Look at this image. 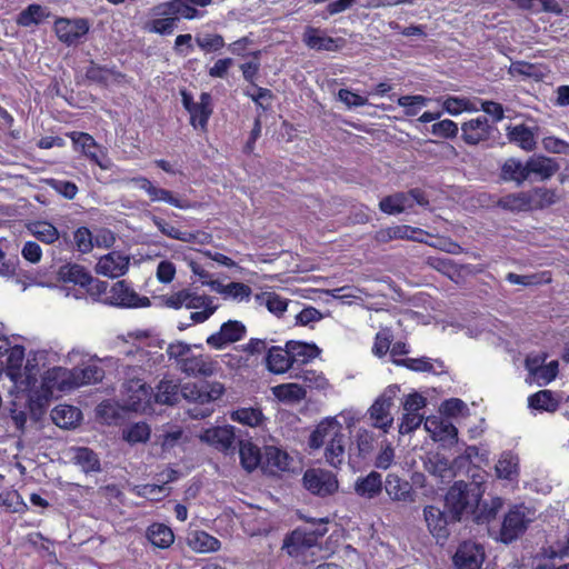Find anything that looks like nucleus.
Listing matches in <instances>:
<instances>
[{
  "label": "nucleus",
  "mask_w": 569,
  "mask_h": 569,
  "mask_svg": "<svg viewBox=\"0 0 569 569\" xmlns=\"http://www.w3.org/2000/svg\"><path fill=\"white\" fill-rule=\"evenodd\" d=\"M58 279L62 282L60 292L73 299H99L108 289V283L94 279L84 267L78 263L62 264L58 270Z\"/></svg>",
  "instance_id": "nucleus-1"
},
{
  "label": "nucleus",
  "mask_w": 569,
  "mask_h": 569,
  "mask_svg": "<svg viewBox=\"0 0 569 569\" xmlns=\"http://www.w3.org/2000/svg\"><path fill=\"white\" fill-rule=\"evenodd\" d=\"M345 442L346 437L342 426L335 418L322 420L309 439V446L312 449L326 447V461L335 468H338L345 461Z\"/></svg>",
  "instance_id": "nucleus-2"
},
{
  "label": "nucleus",
  "mask_w": 569,
  "mask_h": 569,
  "mask_svg": "<svg viewBox=\"0 0 569 569\" xmlns=\"http://www.w3.org/2000/svg\"><path fill=\"white\" fill-rule=\"evenodd\" d=\"M169 359L176 361L178 369L188 377H211L220 370L219 362L210 355H196L191 346L178 341L170 343L167 348Z\"/></svg>",
  "instance_id": "nucleus-3"
},
{
  "label": "nucleus",
  "mask_w": 569,
  "mask_h": 569,
  "mask_svg": "<svg viewBox=\"0 0 569 569\" xmlns=\"http://www.w3.org/2000/svg\"><path fill=\"white\" fill-rule=\"evenodd\" d=\"M71 369L53 367L42 376L39 387L29 390V405L31 411H42L49 401L56 397V392L74 389Z\"/></svg>",
  "instance_id": "nucleus-4"
},
{
  "label": "nucleus",
  "mask_w": 569,
  "mask_h": 569,
  "mask_svg": "<svg viewBox=\"0 0 569 569\" xmlns=\"http://www.w3.org/2000/svg\"><path fill=\"white\" fill-rule=\"evenodd\" d=\"M158 348L136 347L124 352L127 363L124 375L140 379L144 375H153L167 367L166 355Z\"/></svg>",
  "instance_id": "nucleus-5"
},
{
  "label": "nucleus",
  "mask_w": 569,
  "mask_h": 569,
  "mask_svg": "<svg viewBox=\"0 0 569 569\" xmlns=\"http://www.w3.org/2000/svg\"><path fill=\"white\" fill-rule=\"evenodd\" d=\"M481 500L479 488L473 483L456 481L446 495V507L455 520L469 518V513Z\"/></svg>",
  "instance_id": "nucleus-6"
},
{
  "label": "nucleus",
  "mask_w": 569,
  "mask_h": 569,
  "mask_svg": "<svg viewBox=\"0 0 569 569\" xmlns=\"http://www.w3.org/2000/svg\"><path fill=\"white\" fill-rule=\"evenodd\" d=\"M328 531L325 520L308 522L305 526L295 529L283 542V548L291 557L303 556L305 552L317 547Z\"/></svg>",
  "instance_id": "nucleus-7"
},
{
  "label": "nucleus",
  "mask_w": 569,
  "mask_h": 569,
  "mask_svg": "<svg viewBox=\"0 0 569 569\" xmlns=\"http://www.w3.org/2000/svg\"><path fill=\"white\" fill-rule=\"evenodd\" d=\"M530 522L529 509L523 505L515 506L505 516L497 539L511 543L526 532Z\"/></svg>",
  "instance_id": "nucleus-8"
},
{
  "label": "nucleus",
  "mask_w": 569,
  "mask_h": 569,
  "mask_svg": "<svg viewBox=\"0 0 569 569\" xmlns=\"http://www.w3.org/2000/svg\"><path fill=\"white\" fill-rule=\"evenodd\" d=\"M398 392L399 387L397 385L388 386L370 407L369 415L370 419L373 421V427L382 429L386 432L392 425L393 418L390 413V409Z\"/></svg>",
  "instance_id": "nucleus-9"
},
{
  "label": "nucleus",
  "mask_w": 569,
  "mask_h": 569,
  "mask_svg": "<svg viewBox=\"0 0 569 569\" xmlns=\"http://www.w3.org/2000/svg\"><path fill=\"white\" fill-rule=\"evenodd\" d=\"M124 406L127 409L146 413L151 410V403L153 401L152 388L141 379L130 378V381L126 385Z\"/></svg>",
  "instance_id": "nucleus-10"
},
{
  "label": "nucleus",
  "mask_w": 569,
  "mask_h": 569,
  "mask_svg": "<svg viewBox=\"0 0 569 569\" xmlns=\"http://www.w3.org/2000/svg\"><path fill=\"white\" fill-rule=\"evenodd\" d=\"M106 301L122 308H143L150 306L148 297H140L123 280L116 282L109 291L106 290Z\"/></svg>",
  "instance_id": "nucleus-11"
},
{
  "label": "nucleus",
  "mask_w": 569,
  "mask_h": 569,
  "mask_svg": "<svg viewBox=\"0 0 569 569\" xmlns=\"http://www.w3.org/2000/svg\"><path fill=\"white\" fill-rule=\"evenodd\" d=\"M247 335V327L239 320H228L220 326L219 331L206 339V343L214 349L222 350L227 346L242 340Z\"/></svg>",
  "instance_id": "nucleus-12"
},
{
  "label": "nucleus",
  "mask_w": 569,
  "mask_h": 569,
  "mask_svg": "<svg viewBox=\"0 0 569 569\" xmlns=\"http://www.w3.org/2000/svg\"><path fill=\"white\" fill-rule=\"evenodd\" d=\"M495 131H497L495 124L489 123L486 116H479L462 123L461 138L467 144L476 146L488 141Z\"/></svg>",
  "instance_id": "nucleus-13"
},
{
  "label": "nucleus",
  "mask_w": 569,
  "mask_h": 569,
  "mask_svg": "<svg viewBox=\"0 0 569 569\" xmlns=\"http://www.w3.org/2000/svg\"><path fill=\"white\" fill-rule=\"evenodd\" d=\"M305 487L318 496H328L338 489L336 476L323 469L307 470L303 476Z\"/></svg>",
  "instance_id": "nucleus-14"
},
{
  "label": "nucleus",
  "mask_w": 569,
  "mask_h": 569,
  "mask_svg": "<svg viewBox=\"0 0 569 569\" xmlns=\"http://www.w3.org/2000/svg\"><path fill=\"white\" fill-rule=\"evenodd\" d=\"M54 31L58 39L67 46L77 44L89 31L86 19L59 18L54 22Z\"/></svg>",
  "instance_id": "nucleus-15"
},
{
  "label": "nucleus",
  "mask_w": 569,
  "mask_h": 569,
  "mask_svg": "<svg viewBox=\"0 0 569 569\" xmlns=\"http://www.w3.org/2000/svg\"><path fill=\"white\" fill-rule=\"evenodd\" d=\"M302 41L305 44L316 51H339L346 44L343 38H332L327 36L326 31L308 26L302 34Z\"/></svg>",
  "instance_id": "nucleus-16"
},
{
  "label": "nucleus",
  "mask_w": 569,
  "mask_h": 569,
  "mask_svg": "<svg viewBox=\"0 0 569 569\" xmlns=\"http://www.w3.org/2000/svg\"><path fill=\"white\" fill-rule=\"evenodd\" d=\"M67 136L73 142L76 150H80L87 158L98 164L101 169L109 170L111 168V160L104 153H102L101 157L98 154L96 151L98 144L89 133L72 131L67 133Z\"/></svg>",
  "instance_id": "nucleus-17"
},
{
  "label": "nucleus",
  "mask_w": 569,
  "mask_h": 569,
  "mask_svg": "<svg viewBox=\"0 0 569 569\" xmlns=\"http://www.w3.org/2000/svg\"><path fill=\"white\" fill-rule=\"evenodd\" d=\"M483 560V548L472 541L462 542L453 556V563L457 569H479Z\"/></svg>",
  "instance_id": "nucleus-18"
},
{
  "label": "nucleus",
  "mask_w": 569,
  "mask_h": 569,
  "mask_svg": "<svg viewBox=\"0 0 569 569\" xmlns=\"http://www.w3.org/2000/svg\"><path fill=\"white\" fill-rule=\"evenodd\" d=\"M162 2L150 10L151 18L146 22L144 30L160 36L172 34L178 27L179 18L173 13H164Z\"/></svg>",
  "instance_id": "nucleus-19"
},
{
  "label": "nucleus",
  "mask_w": 569,
  "mask_h": 569,
  "mask_svg": "<svg viewBox=\"0 0 569 569\" xmlns=\"http://www.w3.org/2000/svg\"><path fill=\"white\" fill-rule=\"evenodd\" d=\"M129 262V256L119 251H111L99 259L96 271L109 278H118L127 272Z\"/></svg>",
  "instance_id": "nucleus-20"
},
{
  "label": "nucleus",
  "mask_w": 569,
  "mask_h": 569,
  "mask_svg": "<svg viewBox=\"0 0 569 569\" xmlns=\"http://www.w3.org/2000/svg\"><path fill=\"white\" fill-rule=\"evenodd\" d=\"M385 490L388 497L396 502L415 503L417 495L409 481L402 480L395 473L386 477Z\"/></svg>",
  "instance_id": "nucleus-21"
},
{
  "label": "nucleus",
  "mask_w": 569,
  "mask_h": 569,
  "mask_svg": "<svg viewBox=\"0 0 569 569\" xmlns=\"http://www.w3.org/2000/svg\"><path fill=\"white\" fill-rule=\"evenodd\" d=\"M425 520L427 526L437 539H446L449 535L448 525L456 521L451 518V513H447L435 506H427L423 509Z\"/></svg>",
  "instance_id": "nucleus-22"
},
{
  "label": "nucleus",
  "mask_w": 569,
  "mask_h": 569,
  "mask_svg": "<svg viewBox=\"0 0 569 569\" xmlns=\"http://www.w3.org/2000/svg\"><path fill=\"white\" fill-rule=\"evenodd\" d=\"M538 127H528L525 123L507 127V138L509 142L516 144L525 151H532L537 146Z\"/></svg>",
  "instance_id": "nucleus-23"
},
{
  "label": "nucleus",
  "mask_w": 569,
  "mask_h": 569,
  "mask_svg": "<svg viewBox=\"0 0 569 569\" xmlns=\"http://www.w3.org/2000/svg\"><path fill=\"white\" fill-rule=\"evenodd\" d=\"M188 309H198L199 311L191 312L190 319L194 323H202L207 321L218 309L213 303V298L207 295H198L189 289V297L187 301Z\"/></svg>",
  "instance_id": "nucleus-24"
},
{
  "label": "nucleus",
  "mask_w": 569,
  "mask_h": 569,
  "mask_svg": "<svg viewBox=\"0 0 569 569\" xmlns=\"http://www.w3.org/2000/svg\"><path fill=\"white\" fill-rule=\"evenodd\" d=\"M528 179L533 177L535 180H549L558 170V162L546 156H533L526 161Z\"/></svg>",
  "instance_id": "nucleus-25"
},
{
  "label": "nucleus",
  "mask_w": 569,
  "mask_h": 569,
  "mask_svg": "<svg viewBox=\"0 0 569 569\" xmlns=\"http://www.w3.org/2000/svg\"><path fill=\"white\" fill-rule=\"evenodd\" d=\"M288 352L291 358L292 372H297V367L303 366L317 357H319L321 350L316 343H308L302 341L290 340L287 342Z\"/></svg>",
  "instance_id": "nucleus-26"
},
{
  "label": "nucleus",
  "mask_w": 569,
  "mask_h": 569,
  "mask_svg": "<svg viewBox=\"0 0 569 569\" xmlns=\"http://www.w3.org/2000/svg\"><path fill=\"white\" fill-rule=\"evenodd\" d=\"M180 392L179 380L164 376L156 386V391H152V397L156 403L173 406L179 401Z\"/></svg>",
  "instance_id": "nucleus-27"
},
{
  "label": "nucleus",
  "mask_w": 569,
  "mask_h": 569,
  "mask_svg": "<svg viewBox=\"0 0 569 569\" xmlns=\"http://www.w3.org/2000/svg\"><path fill=\"white\" fill-rule=\"evenodd\" d=\"M289 465L290 458L286 451L274 446L264 447L261 467L264 473L277 475L280 471L288 470Z\"/></svg>",
  "instance_id": "nucleus-28"
},
{
  "label": "nucleus",
  "mask_w": 569,
  "mask_h": 569,
  "mask_svg": "<svg viewBox=\"0 0 569 569\" xmlns=\"http://www.w3.org/2000/svg\"><path fill=\"white\" fill-rule=\"evenodd\" d=\"M201 439L221 451L234 447V428L231 426L209 428L203 431Z\"/></svg>",
  "instance_id": "nucleus-29"
},
{
  "label": "nucleus",
  "mask_w": 569,
  "mask_h": 569,
  "mask_svg": "<svg viewBox=\"0 0 569 569\" xmlns=\"http://www.w3.org/2000/svg\"><path fill=\"white\" fill-rule=\"evenodd\" d=\"M393 363L416 372H430L435 375L445 372V365L440 359L428 357L395 359Z\"/></svg>",
  "instance_id": "nucleus-30"
},
{
  "label": "nucleus",
  "mask_w": 569,
  "mask_h": 569,
  "mask_svg": "<svg viewBox=\"0 0 569 569\" xmlns=\"http://www.w3.org/2000/svg\"><path fill=\"white\" fill-rule=\"evenodd\" d=\"M425 428L436 441L452 442L458 433L457 428L449 420L439 417L427 418Z\"/></svg>",
  "instance_id": "nucleus-31"
},
{
  "label": "nucleus",
  "mask_w": 569,
  "mask_h": 569,
  "mask_svg": "<svg viewBox=\"0 0 569 569\" xmlns=\"http://www.w3.org/2000/svg\"><path fill=\"white\" fill-rule=\"evenodd\" d=\"M383 488L382 477L377 471L369 472L366 477H359L355 482V492L365 499L378 497Z\"/></svg>",
  "instance_id": "nucleus-32"
},
{
  "label": "nucleus",
  "mask_w": 569,
  "mask_h": 569,
  "mask_svg": "<svg viewBox=\"0 0 569 569\" xmlns=\"http://www.w3.org/2000/svg\"><path fill=\"white\" fill-rule=\"evenodd\" d=\"M267 368L276 375L284 373L292 370L291 358L288 352V347H272L268 350L266 358Z\"/></svg>",
  "instance_id": "nucleus-33"
},
{
  "label": "nucleus",
  "mask_w": 569,
  "mask_h": 569,
  "mask_svg": "<svg viewBox=\"0 0 569 569\" xmlns=\"http://www.w3.org/2000/svg\"><path fill=\"white\" fill-rule=\"evenodd\" d=\"M81 411L73 406L59 405L51 411L52 421L60 428H74L81 420Z\"/></svg>",
  "instance_id": "nucleus-34"
},
{
  "label": "nucleus",
  "mask_w": 569,
  "mask_h": 569,
  "mask_svg": "<svg viewBox=\"0 0 569 569\" xmlns=\"http://www.w3.org/2000/svg\"><path fill=\"white\" fill-rule=\"evenodd\" d=\"M148 541L160 549H168L174 541V535L164 523L153 522L146 530Z\"/></svg>",
  "instance_id": "nucleus-35"
},
{
  "label": "nucleus",
  "mask_w": 569,
  "mask_h": 569,
  "mask_svg": "<svg viewBox=\"0 0 569 569\" xmlns=\"http://www.w3.org/2000/svg\"><path fill=\"white\" fill-rule=\"evenodd\" d=\"M71 372L73 373V388L100 382L104 377V370L94 363L84 367H76L71 369Z\"/></svg>",
  "instance_id": "nucleus-36"
},
{
  "label": "nucleus",
  "mask_w": 569,
  "mask_h": 569,
  "mask_svg": "<svg viewBox=\"0 0 569 569\" xmlns=\"http://www.w3.org/2000/svg\"><path fill=\"white\" fill-rule=\"evenodd\" d=\"M502 506L503 501L499 497L492 498L490 501L481 502L479 500L477 507L469 513V517L477 523H488L496 518Z\"/></svg>",
  "instance_id": "nucleus-37"
},
{
  "label": "nucleus",
  "mask_w": 569,
  "mask_h": 569,
  "mask_svg": "<svg viewBox=\"0 0 569 569\" xmlns=\"http://www.w3.org/2000/svg\"><path fill=\"white\" fill-rule=\"evenodd\" d=\"M190 113V122L197 128L200 127L204 129L208 124V120L212 113L211 108V96L208 92H202L200 94V101L197 102L193 108L188 110Z\"/></svg>",
  "instance_id": "nucleus-38"
},
{
  "label": "nucleus",
  "mask_w": 569,
  "mask_h": 569,
  "mask_svg": "<svg viewBox=\"0 0 569 569\" xmlns=\"http://www.w3.org/2000/svg\"><path fill=\"white\" fill-rule=\"evenodd\" d=\"M71 452V460L86 473L100 470V460L93 450L87 447H77L72 448Z\"/></svg>",
  "instance_id": "nucleus-39"
},
{
  "label": "nucleus",
  "mask_w": 569,
  "mask_h": 569,
  "mask_svg": "<svg viewBox=\"0 0 569 569\" xmlns=\"http://www.w3.org/2000/svg\"><path fill=\"white\" fill-rule=\"evenodd\" d=\"M27 230L37 240L46 244L54 243L60 237L58 229L51 222L44 220L28 223Z\"/></svg>",
  "instance_id": "nucleus-40"
},
{
  "label": "nucleus",
  "mask_w": 569,
  "mask_h": 569,
  "mask_svg": "<svg viewBox=\"0 0 569 569\" xmlns=\"http://www.w3.org/2000/svg\"><path fill=\"white\" fill-rule=\"evenodd\" d=\"M189 0H170L162 2L161 9L166 13H173L179 20H193L199 19L203 14L198 9L189 4Z\"/></svg>",
  "instance_id": "nucleus-41"
},
{
  "label": "nucleus",
  "mask_w": 569,
  "mask_h": 569,
  "mask_svg": "<svg viewBox=\"0 0 569 569\" xmlns=\"http://www.w3.org/2000/svg\"><path fill=\"white\" fill-rule=\"evenodd\" d=\"M501 178L505 181H513L518 186L528 180L526 162L516 158H509L501 167Z\"/></svg>",
  "instance_id": "nucleus-42"
},
{
  "label": "nucleus",
  "mask_w": 569,
  "mask_h": 569,
  "mask_svg": "<svg viewBox=\"0 0 569 569\" xmlns=\"http://www.w3.org/2000/svg\"><path fill=\"white\" fill-rule=\"evenodd\" d=\"M188 546L196 552L206 553L220 549V541L206 531H194L188 537Z\"/></svg>",
  "instance_id": "nucleus-43"
},
{
  "label": "nucleus",
  "mask_w": 569,
  "mask_h": 569,
  "mask_svg": "<svg viewBox=\"0 0 569 569\" xmlns=\"http://www.w3.org/2000/svg\"><path fill=\"white\" fill-rule=\"evenodd\" d=\"M273 396L287 403H296L303 400L307 396L306 389L299 383H281L272 388Z\"/></svg>",
  "instance_id": "nucleus-44"
},
{
  "label": "nucleus",
  "mask_w": 569,
  "mask_h": 569,
  "mask_svg": "<svg viewBox=\"0 0 569 569\" xmlns=\"http://www.w3.org/2000/svg\"><path fill=\"white\" fill-rule=\"evenodd\" d=\"M240 462L247 471H252L262 467L263 453L250 441H241L239 447Z\"/></svg>",
  "instance_id": "nucleus-45"
},
{
  "label": "nucleus",
  "mask_w": 569,
  "mask_h": 569,
  "mask_svg": "<svg viewBox=\"0 0 569 569\" xmlns=\"http://www.w3.org/2000/svg\"><path fill=\"white\" fill-rule=\"evenodd\" d=\"M148 196H149L150 200L153 202L163 201V202H166L174 208H178V209L187 210V209H193V208L198 207L197 202H191L187 199H179V198L174 197L171 191L163 189V188L156 187V186L152 187V189Z\"/></svg>",
  "instance_id": "nucleus-46"
},
{
  "label": "nucleus",
  "mask_w": 569,
  "mask_h": 569,
  "mask_svg": "<svg viewBox=\"0 0 569 569\" xmlns=\"http://www.w3.org/2000/svg\"><path fill=\"white\" fill-rule=\"evenodd\" d=\"M254 301L260 307H266L269 312L273 313L277 317L282 316L288 308V302L286 299L281 298L276 292H261L254 296Z\"/></svg>",
  "instance_id": "nucleus-47"
},
{
  "label": "nucleus",
  "mask_w": 569,
  "mask_h": 569,
  "mask_svg": "<svg viewBox=\"0 0 569 569\" xmlns=\"http://www.w3.org/2000/svg\"><path fill=\"white\" fill-rule=\"evenodd\" d=\"M528 406L538 411L553 412L559 406V401L551 390H540L528 398Z\"/></svg>",
  "instance_id": "nucleus-48"
},
{
  "label": "nucleus",
  "mask_w": 569,
  "mask_h": 569,
  "mask_svg": "<svg viewBox=\"0 0 569 569\" xmlns=\"http://www.w3.org/2000/svg\"><path fill=\"white\" fill-rule=\"evenodd\" d=\"M499 206L510 211H528L531 209L530 191H521L503 196Z\"/></svg>",
  "instance_id": "nucleus-49"
},
{
  "label": "nucleus",
  "mask_w": 569,
  "mask_h": 569,
  "mask_svg": "<svg viewBox=\"0 0 569 569\" xmlns=\"http://www.w3.org/2000/svg\"><path fill=\"white\" fill-rule=\"evenodd\" d=\"M290 377L302 380L311 389L326 390L330 386L321 371L312 369H299L297 372H291Z\"/></svg>",
  "instance_id": "nucleus-50"
},
{
  "label": "nucleus",
  "mask_w": 569,
  "mask_h": 569,
  "mask_svg": "<svg viewBox=\"0 0 569 569\" xmlns=\"http://www.w3.org/2000/svg\"><path fill=\"white\" fill-rule=\"evenodd\" d=\"M408 199L409 196H405V192H397L381 199L379 202V208L387 214H399L405 210L410 209Z\"/></svg>",
  "instance_id": "nucleus-51"
},
{
  "label": "nucleus",
  "mask_w": 569,
  "mask_h": 569,
  "mask_svg": "<svg viewBox=\"0 0 569 569\" xmlns=\"http://www.w3.org/2000/svg\"><path fill=\"white\" fill-rule=\"evenodd\" d=\"M48 17L46 9L37 3L29 4L17 17V23L21 27H31L42 22Z\"/></svg>",
  "instance_id": "nucleus-52"
},
{
  "label": "nucleus",
  "mask_w": 569,
  "mask_h": 569,
  "mask_svg": "<svg viewBox=\"0 0 569 569\" xmlns=\"http://www.w3.org/2000/svg\"><path fill=\"white\" fill-rule=\"evenodd\" d=\"M152 221L154 226L161 231V233L171 239L180 240L183 242H192L196 240V234L193 232L181 231L180 229L176 228L159 217H153Z\"/></svg>",
  "instance_id": "nucleus-53"
},
{
  "label": "nucleus",
  "mask_w": 569,
  "mask_h": 569,
  "mask_svg": "<svg viewBox=\"0 0 569 569\" xmlns=\"http://www.w3.org/2000/svg\"><path fill=\"white\" fill-rule=\"evenodd\" d=\"M518 457L512 452H503L496 465L498 477L512 479V477L518 473Z\"/></svg>",
  "instance_id": "nucleus-54"
},
{
  "label": "nucleus",
  "mask_w": 569,
  "mask_h": 569,
  "mask_svg": "<svg viewBox=\"0 0 569 569\" xmlns=\"http://www.w3.org/2000/svg\"><path fill=\"white\" fill-rule=\"evenodd\" d=\"M529 191L532 210L543 209L557 202V194L551 189L538 187Z\"/></svg>",
  "instance_id": "nucleus-55"
},
{
  "label": "nucleus",
  "mask_w": 569,
  "mask_h": 569,
  "mask_svg": "<svg viewBox=\"0 0 569 569\" xmlns=\"http://www.w3.org/2000/svg\"><path fill=\"white\" fill-rule=\"evenodd\" d=\"M429 102V98L420 94L401 96L397 100V103L405 109V114L407 117L417 116Z\"/></svg>",
  "instance_id": "nucleus-56"
},
{
  "label": "nucleus",
  "mask_w": 569,
  "mask_h": 569,
  "mask_svg": "<svg viewBox=\"0 0 569 569\" xmlns=\"http://www.w3.org/2000/svg\"><path fill=\"white\" fill-rule=\"evenodd\" d=\"M127 337L137 340L139 342L137 347L162 349L164 343L163 340L159 339L157 335H153L151 330L137 329L129 331Z\"/></svg>",
  "instance_id": "nucleus-57"
},
{
  "label": "nucleus",
  "mask_w": 569,
  "mask_h": 569,
  "mask_svg": "<svg viewBox=\"0 0 569 569\" xmlns=\"http://www.w3.org/2000/svg\"><path fill=\"white\" fill-rule=\"evenodd\" d=\"M150 437V428L144 422H137L123 430V439L129 443L146 442Z\"/></svg>",
  "instance_id": "nucleus-58"
},
{
  "label": "nucleus",
  "mask_w": 569,
  "mask_h": 569,
  "mask_svg": "<svg viewBox=\"0 0 569 569\" xmlns=\"http://www.w3.org/2000/svg\"><path fill=\"white\" fill-rule=\"evenodd\" d=\"M262 413L253 408H240L231 413V419L239 423L256 427L260 423Z\"/></svg>",
  "instance_id": "nucleus-59"
},
{
  "label": "nucleus",
  "mask_w": 569,
  "mask_h": 569,
  "mask_svg": "<svg viewBox=\"0 0 569 569\" xmlns=\"http://www.w3.org/2000/svg\"><path fill=\"white\" fill-rule=\"evenodd\" d=\"M392 338V333L388 328L378 331L375 337L372 353L378 358L385 357L391 348Z\"/></svg>",
  "instance_id": "nucleus-60"
},
{
  "label": "nucleus",
  "mask_w": 569,
  "mask_h": 569,
  "mask_svg": "<svg viewBox=\"0 0 569 569\" xmlns=\"http://www.w3.org/2000/svg\"><path fill=\"white\" fill-rule=\"evenodd\" d=\"M196 43L204 52L218 51L224 47L223 37L218 33L197 36Z\"/></svg>",
  "instance_id": "nucleus-61"
},
{
  "label": "nucleus",
  "mask_w": 569,
  "mask_h": 569,
  "mask_svg": "<svg viewBox=\"0 0 569 569\" xmlns=\"http://www.w3.org/2000/svg\"><path fill=\"white\" fill-rule=\"evenodd\" d=\"M73 241L81 253H88L93 248V234L87 227H80L73 232Z\"/></svg>",
  "instance_id": "nucleus-62"
},
{
  "label": "nucleus",
  "mask_w": 569,
  "mask_h": 569,
  "mask_svg": "<svg viewBox=\"0 0 569 569\" xmlns=\"http://www.w3.org/2000/svg\"><path fill=\"white\" fill-rule=\"evenodd\" d=\"M356 441L359 449V453L362 457H366L375 448L376 436L373 431L360 428L357 431Z\"/></svg>",
  "instance_id": "nucleus-63"
},
{
  "label": "nucleus",
  "mask_w": 569,
  "mask_h": 569,
  "mask_svg": "<svg viewBox=\"0 0 569 569\" xmlns=\"http://www.w3.org/2000/svg\"><path fill=\"white\" fill-rule=\"evenodd\" d=\"M458 124L450 119H445L439 122H436L431 127V133L433 136L446 139L455 138L458 134Z\"/></svg>",
  "instance_id": "nucleus-64"
}]
</instances>
